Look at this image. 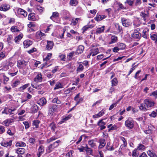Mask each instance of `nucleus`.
I'll use <instances>...</instances> for the list:
<instances>
[{"instance_id":"e433bc0d","label":"nucleus","mask_w":157,"mask_h":157,"mask_svg":"<svg viewBox=\"0 0 157 157\" xmlns=\"http://www.w3.org/2000/svg\"><path fill=\"white\" fill-rule=\"evenodd\" d=\"M23 36V35L22 34H20L17 36H16L14 38V40L16 43H17L21 40Z\"/></svg>"},{"instance_id":"4d7b16f0","label":"nucleus","mask_w":157,"mask_h":157,"mask_svg":"<svg viewBox=\"0 0 157 157\" xmlns=\"http://www.w3.org/2000/svg\"><path fill=\"white\" fill-rule=\"evenodd\" d=\"M6 131L5 127L3 126L0 125V134H2Z\"/></svg>"},{"instance_id":"9d476101","label":"nucleus","mask_w":157,"mask_h":157,"mask_svg":"<svg viewBox=\"0 0 157 157\" xmlns=\"http://www.w3.org/2000/svg\"><path fill=\"white\" fill-rule=\"evenodd\" d=\"M121 21L123 25L125 27H128L131 24L129 19L123 18H121Z\"/></svg>"},{"instance_id":"4c0bfd02","label":"nucleus","mask_w":157,"mask_h":157,"mask_svg":"<svg viewBox=\"0 0 157 157\" xmlns=\"http://www.w3.org/2000/svg\"><path fill=\"white\" fill-rule=\"evenodd\" d=\"M12 120L6 119L3 122V124L6 126H8L12 122Z\"/></svg>"},{"instance_id":"e2e57ef3","label":"nucleus","mask_w":157,"mask_h":157,"mask_svg":"<svg viewBox=\"0 0 157 157\" xmlns=\"http://www.w3.org/2000/svg\"><path fill=\"white\" fill-rule=\"evenodd\" d=\"M135 0H126L125 3L128 4L130 6H132Z\"/></svg>"},{"instance_id":"ea45409f","label":"nucleus","mask_w":157,"mask_h":157,"mask_svg":"<svg viewBox=\"0 0 157 157\" xmlns=\"http://www.w3.org/2000/svg\"><path fill=\"white\" fill-rule=\"evenodd\" d=\"M91 52L92 53V56H94L99 53V50L98 48H95L91 50Z\"/></svg>"},{"instance_id":"2eb2a0df","label":"nucleus","mask_w":157,"mask_h":157,"mask_svg":"<svg viewBox=\"0 0 157 157\" xmlns=\"http://www.w3.org/2000/svg\"><path fill=\"white\" fill-rule=\"evenodd\" d=\"M105 124L106 123L103 121V119L99 120L97 123V125L100 127L101 130H102L106 128Z\"/></svg>"},{"instance_id":"a18cd8bd","label":"nucleus","mask_w":157,"mask_h":157,"mask_svg":"<svg viewBox=\"0 0 157 157\" xmlns=\"http://www.w3.org/2000/svg\"><path fill=\"white\" fill-rule=\"evenodd\" d=\"M150 37L151 40L157 42V34L156 33H154L151 34Z\"/></svg>"},{"instance_id":"bf43d9fd","label":"nucleus","mask_w":157,"mask_h":157,"mask_svg":"<svg viewBox=\"0 0 157 157\" xmlns=\"http://www.w3.org/2000/svg\"><path fill=\"white\" fill-rule=\"evenodd\" d=\"M53 28V25H50L48 26L46 29L44 30V32L45 33H47L49 31H50L51 29Z\"/></svg>"},{"instance_id":"f03ea898","label":"nucleus","mask_w":157,"mask_h":157,"mask_svg":"<svg viewBox=\"0 0 157 157\" xmlns=\"http://www.w3.org/2000/svg\"><path fill=\"white\" fill-rule=\"evenodd\" d=\"M135 121L130 117L128 118L125 121V126L128 129L133 128L135 125Z\"/></svg>"},{"instance_id":"09e8293b","label":"nucleus","mask_w":157,"mask_h":157,"mask_svg":"<svg viewBox=\"0 0 157 157\" xmlns=\"http://www.w3.org/2000/svg\"><path fill=\"white\" fill-rule=\"evenodd\" d=\"M52 102L53 103H56L57 104H60L61 103V101L58 99L57 97H56L54 98L52 100Z\"/></svg>"},{"instance_id":"13d9d810","label":"nucleus","mask_w":157,"mask_h":157,"mask_svg":"<svg viewBox=\"0 0 157 157\" xmlns=\"http://www.w3.org/2000/svg\"><path fill=\"white\" fill-rule=\"evenodd\" d=\"M34 13H31L28 16V19L30 20L34 21Z\"/></svg>"},{"instance_id":"f257e3e1","label":"nucleus","mask_w":157,"mask_h":157,"mask_svg":"<svg viewBox=\"0 0 157 157\" xmlns=\"http://www.w3.org/2000/svg\"><path fill=\"white\" fill-rule=\"evenodd\" d=\"M155 103L153 101L149 99H145L144 102L139 106V109L143 111L150 110L154 106Z\"/></svg>"},{"instance_id":"423d86ee","label":"nucleus","mask_w":157,"mask_h":157,"mask_svg":"<svg viewBox=\"0 0 157 157\" xmlns=\"http://www.w3.org/2000/svg\"><path fill=\"white\" fill-rule=\"evenodd\" d=\"M57 105H50L49 106L48 114L52 115L53 113L57 111Z\"/></svg>"},{"instance_id":"cd10ccee","label":"nucleus","mask_w":157,"mask_h":157,"mask_svg":"<svg viewBox=\"0 0 157 157\" xmlns=\"http://www.w3.org/2000/svg\"><path fill=\"white\" fill-rule=\"evenodd\" d=\"M31 86L33 88L37 89L38 90H40L44 86V85L43 84H41L40 85L32 84Z\"/></svg>"},{"instance_id":"864d4df0","label":"nucleus","mask_w":157,"mask_h":157,"mask_svg":"<svg viewBox=\"0 0 157 157\" xmlns=\"http://www.w3.org/2000/svg\"><path fill=\"white\" fill-rule=\"evenodd\" d=\"M52 56V54L49 53H48L46 57L45 58H44V60L46 61V63L51 58Z\"/></svg>"},{"instance_id":"393cba45","label":"nucleus","mask_w":157,"mask_h":157,"mask_svg":"<svg viewBox=\"0 0 157 157\" xmlns=\"http://www.w3.org/2000/svg\"><path fill=\"white\" fill-rule=\"evenodd\" d=\"M32 44V41L29 40H26L23 42L24 46L25 48H27Z\"/></svg>"},{"instance_id":"72a5a7b5","label":"nucleus","mask_w":157,"mask_h":157,"mask_svg":"<svg viewBox=\"0 0 157 157\" xmlns=\"http://www.w3.org/2000/svg\"><path fill=\"white\" fill-rule=\"evenodd\" d=\"M78 65L77 68V71L78 72H82L84 69V67L81 63H78Z\"/></svg>"},{"instance_id":"680f3d73","label":"nucleus","mask_w":157,"mask_h":157,"mask_svg":"<svg viewBox=\"0 0 157 157\" xmlns=\"http://www.w3.org/2000/svg\"><path fill=\"white\" fill-rule=\"evenodd\" d=\"M10 30L13 32H17L19 31V30L17 29V27L16 26H12Z\"/></svg>"},{"instance_id":"c85d7f7f","label":"nucleus","mask_w":157,"mask_h":157,"mask_svg":"<svg viewBox=\"0 0 157 157\" xmlns=\"http://www.w3.org/2000/svg\"><path fill=\"white\" fill-rule=\"evenodd\" d=\"M141 24V22H140L139 19L137 18L134 21L133 25L135 27H137L139 26Z\"/></svg>"},{"instance_id":"7ed1b4c3","label":"nucleus","mask_w":157,"mask_h":157,"mask_svg":"<svg viewBox=\"0 0 157 157\" xmlns=\"http://www.w3.org/2000/svg\"><path fill=\"white\" fill-rule=\"evenodd\" d=\"M60 142V140H58L52 144H50L46 148V150L47 152L50 153L52 152L54 148L59 146V143Z\"/></svg>"},{"instance_id":"a211bd4d","label":"nucleus","mask_w":157,"mask_h":157,"mask_svg":"<svg viewBox=\"0 0 157 157\" xmlns=\"http://www.w3.org/2000/svg\"><path fill=\"white\" fill-rule=\"evenodd\" d=\"M47 44L46 46V49L48 50H51L54 46V44L52 41H47Z\"/></svg>"},{"instance_id":"58836bf2","label":"nucleus","mask_w":157,"mask_h":157,"mask_svg":"<svg viewBox=\"0 0 157 157\" xmlns=\"http://www.w3.org/2000/svg\"><path fill=\"white\" fill-rule=\"evenodd\" d=\"M63 85L60 82H57L55 85V86L54 88V90H56L60 88H63Z\"/></svg>"},{"instance_id":"473e14b6","label":"nucleus","mask_w":157,"mask_h":157,"mask_svg":"<svg viewBox=\"0 0 157 157\" xmlns=\"http://www.w3.org/2000/svg\"><path fill=\"white\" fill-rule=\"evenodd\" d=\"M147 153L150 157H157L156 154L152 150H148L147 151Z\"/></svg>"},{"instance_id":"412c9836","label":"nucleus","mask_w":157,"mask_h":157,"mask_svg":"<svg viewBox=\"0 0 157 157\" xmlns=\"http://www.w3.org/2000/svg\"><path fill=\"white\" fill-rule=\"evenodd\" d=\"M17 13L19 14L23 15L24 17H26L27 15V12L20 8L18 9Z\"/></svg>"},{"instance_id":"5701e85b","label":"nucleus","mask_w":157,"mask_h":157,"mask_svg":"<svg viewBox=\"0 0 157 157\" xmlns=\"http://www.w3.org/2000/svg\"><path fill=\"white\" fill-rule=\"evenodd\" d=\"M106 16L105 15H97L94 19L95 21H99L106 18Z\"/></svg>"},{"instance_id":"b1692460","label":"nucleus","mask_w":157,"mask_h":157,"mask_svg":"<svg viewBox=\"0 0 157 157\" xmlns=\"http://www.w3.org/2000/svg\"><path fill=\"white\" fill-rule=\"evenodd\" d=\"M36 36L37 39L41 40L43 39V36H45V34L40 31H38L36 33Z\"/></svg>"},{"instance_id":"37998d69","label":"nucleus","mask_w":157,"mask_h":157,"mask_svg":"<svg viewBox=\"0 0 157 157\" xmlns=\"http://www.w3.org/2000/svg\"><path fill=\"white\" fill-rule=\"evenodd\" d=\"M25 151V149L22 148H18L16 150V152L17 154H23Z\"/></svg>"},{"instance_id":"aec40b11","label":"nucleus","mask_w":157,"mask_h":157,"mask_svg":"<svg viewBox=\"0 0 157 157\" xmlns=\"http://www.w3.org/2000/svg\"><path fill=\"white\" fill-rule=\"evenodd\" d=\"M149 31V30L148 28H145L143 30L142 33L141 34V36L145 39H147Z\"/></svg>"},{"instance_id":"0e129e2a","label":"nucleus","mask_w":157,"mask_h":157,"mask_svg":"<svg viewBox=\"0 0 157 157\" xmlns=\"http://www.w3.org/2000/svg\"><path fill=\"white\" fill-rule=\"evenodd\" d=\"M40 122L38 120H35L33 121V125L34 126H35L36 128H38L39 126V124Z\"/></svg>"},{"instance_id":"20e7f679","label":"nucleus","mask_w":157,"mask_h":157,"mask_svg":"<svg viewBox=\"0 0 157 157\" xmlns=\"http://www.w3.org/2000/svg\"><path fill=\"white\" fill-rule=\"evenodd\" d=\"M140 31V28L135 29L133 33L131 35V36L133 38L139 40L141 37V34L139 32Z\"/></svg>"},{"instance_id":"4be33fe9","label":"nucleus","mask_w":157,"mask_h":157,"mask_svg":"<svg viewBox=\"0 0 157 157\" xmlns=\"http://www.w3.org/2000/svg\"><path fill=\"white\" fill-rule=\"evenodd\" d=\"M80 94L78 93L77 94L74 98V100L76 101V103L75 104V106L77 105L81 102L83 100V98H80L78 99V98L79 97Z\"/></svg>"},{"instance_id":"c9c22d12","label":"nucleus","mask_w":157,"mask_h":157,"mask_svg":"<svg viewBox=\"0 0 157 157\" xmlns=\"http://www.w3.org/2000/svg\"><path fill=\"white\" fill-rule=\"evenodd\" d=\"M38 108V106L36 104H34L31 108V111L33 113L36 112Z\"/></svg>"},{"instance_id":"c03bdc74","label":"nucleus","mask_w":157,"mask_h":157,"mask_svg":"<svg viewBox=\"0 0 157 157\" xmlns=\"http://www.w3.org/2000/svg\"><path fill=\"white\" fill-rule=\"evenodd\" d=\"M80 21V19L78 18H77L75 19H73L71 24L74 25L77 23L78 22Z\"/></svg>"},{"instance_id":"2f4dec72","label":"nucleus","mask_w":157,"mask_h":157,"mask_svg":"<svg viewBox=\"0 0 157 157\" xmlns=\"http://www.w3.org/2000/svg\"><path fill=\"white\" fill-rule=\"evenodd\" d=\"M77 55L76 52H72L69 54L67 55V58L69 60H70L73 57L75 56V55Z\"/></svg>"},{"instance_id":"a19ab883","label":"nucleus","mask_w":157,"mask_h":157,"mask_svg":"<svg viewBox=\"0 0 157 157\" xmlns=\"http://www.w3.org/2000/svg\"><path fill=\"white\" fill-rule=\"evenodd\" d=\"M145 147L144 145L142 144H139L136 149L138 151H143L145 150Z\"/></svg>"},{"instance_id":"49530a36","label":"nucleus","mask_w":157,"mask_h":157,"mask_svg":"<svg viewBox=\"0 0 157 157\" xmlns=\"http://www.w3.org/2000/svg\"><path fill=\"white\" fill-rule=\"evenodd\" d=\"M78 4L77 0H70V4L72 6H75Z\"/></svg>"},{"instance_id":"ddd939ff","label":"nucleus","mask_w":157,"mask_h":157,"mask_svg":"<svg viewBox=\"0 0 157 157\" xmlns=\"http://www.w3.org/2000/svg\"><path fill=\"white\" fill-rule=\"evenodd\" d=\"M16 109H10L8 108L5 107L4 110L2 112V114L6 113L8 114L9 113L10 114H13V112Z\"/></svg>"},{"instance_id":"4468645a","label":"nucleus","mask_w":157,"mask_h":157,"mask_svg":"<svg viewBox=\"0 0 157 157\" xmlns=\"http://www.w3.org/2000/svg\"><path fill=\"white\" fill-rule=\"evenodd\" d=\"M43 78L42 75L40 73H38L34 79V81L36 82H41Z\"/></svg>"},{"instance_id":"bb28decb","label":"nucleus","mask_w":157,"mask_h":157,"mask_svg":"<svg viewBox=\"0 0 157 157\" xmlns=\"http://www.w3.org/2000/svg\"><path fill=\"white\" fill-rule=\"evenodd\" d=\"M84 48L82 45H79L77 48L76 52L77 55L82 53L83 51Z\"/></svg>"},{"instance_id":"6e6552de","label":"nucleus","mask_w":157,"mask_h":157,"mask_svg":"<svg viewBox=\"0 0 157 157\" xmlns=\"http://www.w3.org/2000/svg\"><path fill=\"white\" fill-rule=\"evenodd\" d=\"M28 62L24 60H19L17 62V66L20 69L26 67L27 66Z\"/></svg>"},{"instance_id":"3c124183","label":"nucleus","mask_w":157,"mask_h":157,"mask_svg":"<svg viewBox=\"0 0 157 157\" xmlns=\"http://www.w3.org/2000/svg\"><path fill=\"white\" fill-rule=\"evenodd\" d=\"M26 144L23 142H17L16 144V146L17 147H25L26 146Z\"/></svg>"},{"instance_id":"5fc2aeb1","label":"nucleus","mask_w":157,"mask_h":157,"mask_svg":"<svg viewBox=\"0 0 157 157\" xmlns=\"http://www.w3.org/2000/svg\"><path fill=\"white\" fill-rule=\"evenodd\" d=\"M29 142L32 144H34L36 142V139L33 137H29Z\"/></svg>"},{"instance_id":"1a4fd4ad","label":"nucleus","mask_w":157,"mask_h":157,"mask_svg":"<svg viewBox=\"0 0 157 157\" xmlns=\"http://www.w3.org/2000/svg\"><path fill=\"white\" fill-rule=\"evenodd\" d=\"M10 6L6 3L0 5V10L6 11L10 9Z\"/></svg>"},{"instance_id":"7c9ffc66","label":"nucleus","mask_w":157,"mask_h":157,"mask_svg":"<svg viewBox=\"0 0 157 157\" xmlns=\"http://www.w3.org/2000/svg\"><path fill=\"white\" fill-rule=\"evenodd\" d=\"M107 128H109L108 130L109 131L113 130H116L118 128V127L115 124L113 125L112 124H110L108 125L107 126Z\"/></svg>"},{"instance_id":"39448f33","label":"nucleus","mask_w":157,"mask_h":157,"mask_svg":"<svg viewBox=\"0 0 157 157\" xmlns=\"http://www.w3.org/2000/svg\"><path fill=\"white\" fill-rule=\"evenodd\" d=\"M103 137L104 138H101L99 140L100 144L98 147L100 148H103L105 146L106 144L105 140H107L109 139L108 135H105L104 133H103Z\"/></svg>"},{"instance_id":"774afa93","label":"nucleus","mask_w":157,"mask_h":157,"mask_svg":"<svg viewBox=\"0 0 157 157\" xmlns=\"http://www.w3.org/2000/svg\"><path fill=\"white\" fill-rule=\"evenodd\" d=\"M28 66H27L21 69L23 71L22 72V73L23 74L25 75L26 74L28 71Z\"/></svg>"},{"instance_id":"c756f323","label":"nucleus","mask_w":157,"mask_h":157,"mask_svg":"<svg viewBox=\"0 0 157 157\" xmlns=\"http://www.w3.org/2000/svg\"><path fill=\"white\" fill-rule=\"evenodd\" d=\"M59 16V13L57 12H53L52 15L50 17V18L53 21H54L55 18L58 17Z\"/></svg>"},{"instance_id":"f8f14e48","label":"nucleus","mask_w":157,"mask_h":157,"mask_svg":"<svg viewBox=\"0 0 157 157\" xmlns=\"http://www.w3.org/2000/svg\"><path fill=\"white\" fill-rule=\"evenodd\" d=\"M38 152L36 154V157H40V156L42 155L44 151V147L43 145H40L38 149Z\"/></svg>"},{"instance_id":"9b49d317","label":"nucleus","mask_w":157,"mask_h":157,"mask_svg":"<svg viewBox=\"0 0 157 157\" xmlns=\"http://www.w3.org/2000/svg\"><path fill=\"white\" fill-rule=\"evenodd\" d=\"M120 140L123 142V144L121 146L119 150L121 151H122L124 147H126L127 145V142L125 138L121 136L120 137Z\"/></svg>"},{"instance_id":"f3484780","label":"nucleus","mask_w":157,"mask_h":157,"mask_svg":"<svg viewBox=\"0 0 157 157\" xmlns=\"http://www.w3.org/2000/svg\"><path fill=\"white\" fill-rule=\"evenodd\" d=\"M140 15L143 17L144 21H147V18L149 17V14L148 11L147 10L145 11L144 12H141Z\"/></svg>"},{"instance_id":"de8ad7c7","label":"nucleus","mask_w":157,"mask_h":157,"mask_svg":"<svg viewBox=\"0 0 157 157\" xmlns=\"http://www.w3.org/2000/svg\"><path fill=\"white\" fill-rule=\"evenodd\" d=\"M117 45L120 50L124 49L126 47L125 45L124 44L122 43H118L117 44Z\"/></svg>"},{"instance_id":"603ef678","label":"nucleus","mask_w":157,"mask_h":157,"mask_svg":"<svg viewBox=\"0 0 157 157\" xmlns=\"http://www.w3.org/2000/svg\"><path fill=\"white\" fill-rule=\"evenodd\" d=\"M139 155V152L138 150L135 149L132 152V156L133 157H137Z\"/></svg>"},{"instance_id":"6e6d98bb","label":"nucleus","mask_w":157,"mask_h":157,"mask_svg":"<svg viewBox=\"0 0 157 157\" xmlns=\"http://www.w3.org/2000/svg\"><path fill=\"white\" fill-rule=\"evenodd\" d=\"M20 83V81L18 80H16L13 82L11 85L12 86L13 88L15 87H16L18 85H19Z\"/></svg>"},{"instance_id":"dca6fc26","label":"nucleus","mask_w":157,"mask_h":157,"mask_svg":"<svg viewBox=\"0 0 157 157\" xmlns=\"http://www.w3.org/2000/svg\"><path fill=\"white\" fill-rule=\"evenodd\" d=\"M12 141L10 140L7 142L6 141H3L1 143V145L2 146L7 148H10L12 145Z\"/></svg>"},{"instance_id":"052dcab7","label":"nucleus","mask_w":157,"mask_h":157,"mask_svg":"<svg viewBox=\"0 0 157 157\" xmlns=\"http://www.w3.org/2000/svg\"><path fill=\"white\" fill-rule=\"evenodd\" d=\"M88 144L89 145L92 147H95V144L94 143V140H91L89 141Z\"/></svg>"},{"instance_id":"a878e982","label":"nucleus","mask_w":157,"mask_h":157,"mask_svg":"<svg viewBox=\"0 0 157 157\" xmlns=\"http://www.w3.org/2000/svg\"><path fill=\"white\" fill-rule=\"evenodd\" d=\"M47 101L44 98H41L38 101V103L41 106H44L46 104Z\"/></svg>"},{"instance_id":"79ce46f5","label":"nucleus","mask_w":157,"mask_h":157,"mask_svg":"<svg viewBox=\"0 0 157 157\" xmlns=\"http://www.w3.org/2000/svg\"><path fill=\"white\" fill-rule=\"evenodd\" d=\"M110 143L109 142H108L107 143L106 146V149L109 151H113L114 150V148L113 146H110Z\"/></svg>"},{"instance_id":"8fccbe9b","label":"nucleus","mask_w":157,"mask_h":157,"mask_svg":"<svg viewBox=\"0 0 157 157\" xmlns=\"http://www.w3.org/2000/svg\"><path fill=\"white\" fill-rule=\"evenodd\" d=\"M112 86H116L118 83V81L116 78H114L111 81Z\"/></svg>"},{"instance_id":"69168bd1","label":"nucleus","mask_w":157,"mask_h":157,"mask_svg":"<svg viewBox=\"0 0 157 157\" xmlns=\"http://www.w3.org/2000/svg\"><path fill=\"white\" fill-rule=\"evenodd\" d=\"M49 126L53 131H55L56 127L54 123L52 122L49 125Z\"/></svg>"},{"instance_id":"338daca9","label":"nucleus","mask_w":157,"mask_h":157,"mask_svg":"<svg viewBox=\"0 0 157 157\" xmlns=\"http://www.w3.org/2000/svg\"><path fill=\"white\" fill-rule=\"evenodd\" d=\"M149 116L151 117L154 118L157 116V113L155 111H153L151 114H149Z\"/></svg>"},{"instance_id":"6ab92c4d","label":"nucleus","mask_w":157,"mask_h":157,"mask_svg":"<svg viewBox=\"0 0 157 157\" xmlns=\"http://www.w3.org/2000/svg\"><path fill=\"white\" fill-rule=\"evenodd\" d=\"M105 28V26L98 27L96 30V33L98 34L103 33L104 32Z\"/></svg>"},{"instance_id":"0eeeda50","label":"nucleus","mask_w":157,"mask_h":157,"mask_svg":"<svg viewBox=\"0 0 157 157\" xmlns=\"http://www.w3.org/2000/svg\"><path fill=\"white\" fill-rule=\"evenodd\" d=\"M9 80V77L6 76L4 75H2L0 76V85L2 83L6 85L7 84Z\"/></svg>"},{"instance_id":"f704fd0d","label":"nucleus","mask_w":157,"mask_h":157,"mask_svg":"<svg viewBox=\"0 0 157 157\" xmlns=\"http://www.w3.org/2000/svg\"><path fill=\"white\" fill-rule=\"evenodd\" d=\"M117 41V36H112L111 38V41L109 42V44H111L116 42Z\"/></svg>"}]
</instances>
